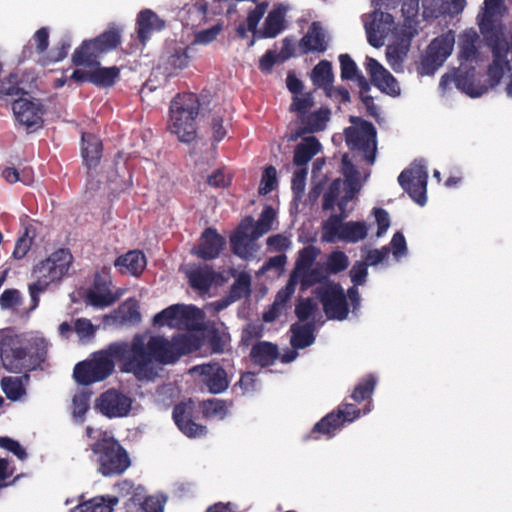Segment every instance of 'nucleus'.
Masks as SVG:
<instances>
[{
	"instance_id": "nucleus-59",
	"label": "nucleus",
	"mask_w": 512,
	"mask_h": 512,
	"mask_svg": "<svg viewBox=\"0 0 512 512\" xmlns=\"http://www.w3.org/2000/svg\"><path fill=\"white\" fill-rule=\"evenodd\" d=\"M0 447L13 453L21 461L28 456L25 448L18 441L9 437H0Z\"/></svg>"
},
{
	"instance_id": "nucleus-54",
	"label": "nucleus",
	"mask_w": 512,
	"mask_h": 512,
	"mask_svg": "<svg viewBox=\"0 0 512 512\" xmlns=\"http://www.w3.org/2000/svg\"><path fill=\"white\" fill-rule=\"evenodd\" d=\"M314 100L311 93L298 94L293 97L290 110L297 112L302 118L313 107Z\"/></svg>"
},
{
	"instance_id": "nucleus-18",
	"label": "nucleus",
	"mask_w": 512,
	"mask_h": 512,
	"mask_svg": "<svg viewBox=\"0 0 512 512\" xmlns=\"http://www.w3.org/2000/svg\"><path fill=\"white\" fill-rule=\"evenodd\" d=\"M189 373L198 374L200 381L213 394H218L228 388L229 382L225 370L218 364H203L194 366Z\"/></svg>"
},
{
	"instance_id": "nucleus-9",
	"label": "nucleus",
	"mask_w": 512,
	"mask_h": 512,
	"mask_svg": "<svg viewBox=\"0 0 512 512\" xmlns=\"http://www.w3.org/2000/svg\"><path fill=\"white\" fill-rule=\"evenodd\" d=\"M0 358L4 368L10 372L31 369L24 337L9 331H0Z\"/></svg>"
},
{
	"instance_id": "nucleus-1",
	"label": "nucleus",
	"mask_w": 512,
	"mask_h": 512,
	"mask_svg": "<svg viewBox=\"0 0 512 512\" xmlns=\"http://www.w3.org/2000/svg\"><path fill=\"white\" fill-rule=\"evenodd\" d=\"M506 13L504 0H484V7L478 16V24L482 34L490 41L493 51V62L487 71V80H475V68L465 63L445 73L439 83L443 94L455 85L457 89L470 97H480L490 88L496 86L504 74L512 70V33H506L501 19Z\"/></svg>"
},
{
	"instance_id": "nucleus-38",
	"label": "nucleus",
	"mask_w": 512,
	"mask_h": 512,
	"mask_svg": "<svg viewBox=\"0 0 512 512\" xmlns=\"http://www.w3.org/2000/svg\"><path fill=\"white\" fill-rule=\"evenodd\" d=\"M277 355V347L268 342L255 345L251 351V356L254 362L261 366L271 364L277 358Z\"/></svg>"
},
{
	"instance_id": "nucleus-14",
	"label": "nucleus",
	"mask_w": 512,
	"mask_h": 512,
	"mask_svg": "<svg viewBox=\"0 0 512 512\" xmlns=\"http://www.w3.org/2000/svg\"><path fill=\"white\" fill-rule=\"evenodd\" d=\"M133 400L128 395L109 389L102 393L96 400V409L108 418H121L129 415Z\"/></svg>"
},
{
	"instance_id": "nucleus-37",
	"label": "nucleus",
	"mask_w": 512,
	"mask_h": 512,
	"mask_svg": "<svg viewBox=\"0 0 512 512\" xmlns=\"http://www.w3.org/2000/svg\"><path fill=\"white\" fill-rule=\"evenodd\" d=\"M90 70V82L102 87L112 86L119 76L117 67H99L94 66Z\"/></svg>"
},
{
	"instance_id": "nucleus-4",
	"label": "nucleus",
	"mask_w": 512,
	"mask_h": 512,
	"mask_svg": "<svg viewBox=\"0 0 512 512\" xmlns=\"http://www.w3.org/2000/svg\"><path fill=\"white\" fill-rule=\"evenodd\" d=\"M135 339L142 345V360L147 366L146 381L157 378L163 365L174 363L181 355L200 347L199 338L190 333L174 337L172 341L148 334H136Z\"/></svg>"
},
{
	"instance_id": "nucleus-57",
	"label": "nucleus",
	"mask_w": 512,
	"mask_h": 512,
	"mask_svg": "<svg viewBox=\"0 0 512 512\" xmlns=\"http://www.w3.org/2000/svg\"><path fill=\"white\" fill-rule=\"evenodd\" d=\"M189 62L188 48H178L168 58V65L175 70L186 68Z\"/></svg>"
},
{
	"instance_id": "nucleus-44",
	"label": "nucleus",
	"mask_w": 512,
	"mask_h": 512,
	"mask_svg": "<svg viewBox=\"0 0 512 512\" xmlns=\"http://www.w3.org/2000/svg\"><path fill=\"white\" fill-rule=\"evenodd\" d=\"M311 78L315 85L328 88L333 81L331 63L325 60L319 62L312 70Z\"/></svg>"
},
{
	"instance_id": "nucleus-40",
	"label": "nucleus",
	"mask_w": 512,
	"mask_h": 512,
	"mask_svg": "<svg viewBox=\"0 0 512 512\" xmlns=\"http://www.w3.org/2000/svg\"><path fill=\"white\" fill-rule=\"evenodd\" d=\"M330 111L328 109H319L311 114L301 118L302 124L307 132H318L326 127L329 121Z\"/></svg>"
},
{
	"instance_id": "nucleus-21",
	"label": "nucleus",
	"mask_w": 512,
	"mask_h": 512,
	"mask_svg": "<svg viewBox=\"0 0 512 512\" xmlns=\"http://www.w3.org/2000/svg\"><path fill=\"white\" fill-rule=\"evenodd\" d=\"M120 489L127 494H132L130 499L133 505H139L143 512H163V502L157 496H145L142 486H134L129 481H123Z\"/></svg>"
},
{
	"instance_id": "nucleus-16",
	"label": "nucleus",
	"mask_w": 512,
	"mask_h": 512,
	"mask_svg": "<svg viewBox=\"0 0 512 512\" xmlns=\"http://www.w3.org/2000/svg\"><path fill=\"white\" fill-rule=\"evenodd\" d=\"M393 25V17L378 9L364 17V27L367 34L368 42L376 48L384 45L385 38L391 31Z\"/></svg>"
},
{
	"instance_id": "nucleus-36",
	"label": "nucleus",
	"mask_w": 512,
	"mask_h": 512,
	"mask_svg": "<svg viewBox=\"0 0 512 512\" xmlns=\"http://www.w3.org/2000/svg\"><path fill=\"white\" fill-rule=\"evenodd\" d=\"M320 254V250L315 246H306L298 253L295 268L290 276L298 280L301 273H304L308 268H311L314 261Z\"/></svg>"
},
{
	"instance_id": "nucleus-53",
	"label": "nucleus",
	"mask_w": 512,
	"mask_h": 512,
	"mask_svg": "<svg viewBox=\"0 0 512 512\" xmlns=\"http://www.w3.org/2000/svg\"><path fill=\"white\" fill-rule=\"evenodd\" d=\"M251 278L248 274L242 273L232 285L229 297L236 301L250 293Z\"/></svg>"
},
{
	"instance_id": "nucleus-20",
	"label": "nucleus",
	"mask_w": 512,
	"mask_h": 512,
	"mask_svg": "<svg viewBox=\"0 0 512 512\" xmlns=\"http://www.w3.org/2000/svg\"><path fill=\"white\" fill-rule=\"evenodd\" d=\"M225 240L215 229L207 228L199 239V245L192 249V253L199 258L210 260L218 257Z\"/></svg>"
},
{
	"instance_id": "nucleus-17",
	"label": "nucleus",
	"mask_w": 512,
	"mask_h": 512,
	"mask_svg": "<svg viewBox=\"0 0 512 512\" xmlns=\"http://www.w3.org/2000/svg\"><path fill=\"white\" fill-rule=\"evenodd\" d=\"M365 69L370 76L371 82L381 92L397 97L401 93L400 86L394 76L376 59L366 57L364 63Z\"/></svg>"
},
{
	"instance_id": "nucleus-50",
	"label": "nucleus",
	"mask_w": 512,
	"mask_h": 512,
	"mask_svg": "<svg viewBox=\"0 0 512 512\" xmlns=\"http://www.w3.org/2000/svg\"><path fill=\"white\" fill-rule=\"evenodd\" d=\"M95 42L101 48L100 51L105 53L116 48L120 42V32L116 28H110L96 37Z\"/></svg>"
},
{
	"instance_id": "nucleus-19",
	"label": "nucleus",
	"mask_w": 512,
	"mask_h": 512,
	"mask_svg": "<svg viewBox=\"0 0 512 512\" xmlns=\"http://www.w3.org/2000/svg\"><path fill=\"white\" fill-rule=\"evenodd\" d=\"M252 227V218H246L240 224L238 230L231 237V246L233 252L243 258L248 259L254 255L257 251V245L254 239L253 233L250 231Z\"/></svg>"
},
{
	"instance_id": "nucleus-26",
	"label": "nucleus",
	"mask_w": 512,
	"mask_h": 512,
	"mask_svg": "<svg viewBox=\"0 0 512 512\" xmlns=\"http://www.w3.org/2000/svg\"><path fill=\"white\" fill-rule=\"evenodd\" d=\"M140 320L138 302L132 298L123 302L115 311L104 318L106 323L114 326L137 324Z\"/></svg>"
},
{
	"instance_id": "nucleus-32",
	"label": "nucleus",
	"mask_w": 512,
	"mask_h": 512,
	"mask_svg": "<svg viewBox=\"0 0 512 512\" xmlns=\"http://www.w3.org/2000/svg\"><path fill=\"white\" fill-rule=\"evenodd\" d=\"M287 8L282 4L276 6L267 15L263 30L260 32L261 37L271 38L278 35L284 29V19Z\"/></svg>"
},
{
	"instance_id": "nucleus-49",
	"label": "nucleus",
	"mask_w": 512,
	"mask_h": 512,
	"mask_svg": "<svg viewBox=\"0 0 512 512\" xmlns=\"http://www.w3.org/2000/svg\"><path fill=\"white\" fill-rule=\"evenodd\" d=\"M408 52L407 44L389 45L386 48V58L389 65L397 71L401 67L405 56Z\"/></svg>"
},
{
	"instance_id": "nucleus-47",
	"label": "nucleus",
	"mask_w": 512,
	"mask_h": 512,
	"mask_svg": "<svg viewBox=\"0 0 512 512\" xmlns=\"http://www.w3.org/2000/svg\"><path fill=\"white\" fill-rule=\"evenodd\" d=\"M202 412L207 418L223 419L227 412L228 407L226 403L219 399H211L202 402Z\"/></svg>"
},
{
	"instance_id": "nucleus-2",
	"label": "nucleus",
	"mask_w": 512,
	"mask_h": 512,
	"mask_svg": "<svg viewBox=\"0 0 512 512\" xmlns=\"http://www.w3.org/2000/svg\"><path fill=\"white\" fill-rule=\"evenodd\" d=\"M342 173L345 180L335 179L323 197L325 210L337 205L342 216L331 215L322 225V242L335 243L344 241L356 243L367 236L364 222H343L346 217V206L360 190L359 173L351 163L348 155L342 157Z\"/></svg>"
},
{
	"instance_id": "nucleus-27",
	"label": "nucleus",
	"mask_w": 512,
	"mask_h": 512,
	"mask_svg": "<svg viewBox=\"0 0 512 512\" xmlns=\"http://www.w3.org/2000/svg\"><path fill=\"white\" fill-rule=\"evenodd\" d=\"M24 339L28 357L30 358V366L31 369H34L45 361L48 354L49 343L37 332L29 334L24 337Z\"/></svg>"
},
{
	"instance_id": "nucleus-24",
	"label": "nucleus",
	"mask_w": 512,
	"mask_h": 512,
	"mask_svg": "<svg viewBox=\"0 0 512 512\" xmlns=\"http://www.w3.org/2000/svg\"><path fill=\"white\" fill-rule=\"evenodd\" d=\"M185 274L190 286L200 294L207 293L218 277V274L208 265L188 266Z\"/></svg>"
},
{
	"instance_id": "nucleus-52",
	"label": "nucleus",
	"mask_w": 512,
	"mask_h": 512,
	"mask_svg": "<svg viewBox=\"0 0 512 512\" xmlns=\"http://www.w3.org/2000/svg\"><path fill=\"white\" fill-rule=\"evenodd\" d=\"M349 266V259L342 251H334L326 261V271L331 274H337L344 271Z\"/></svg>"
},
{
	"instance_id": "nucleus-41",
	"label": "nucleus",
	"mask_w": 512,
	"mask_h": 512,
	"mask_svg": "<svg viewBox=\"0 0 512 512\" xmlns=\"http://www.w3.org/2000/svg\"><path fill=\"white\" fill-rule=\"evenodd\" d=\"M275 216L276 214L273 208L266 206L255 225L254 221L252 220V227L250 228V231L253 233L254 239H258L272 229Z\"/></svg>"
},
{
	"instance_id": "nucleus-48",
	"label": "nucleus",
	"mask_w": 512,
	"mask_h": 512,
	"mask_svg": "<svg viewBox=\"0 0 512 512\" xmlns=\"http://www.w3.org/2000/svg\"><path fill=\"white\" fill-rule=\"evenodd\" d=\"M118 503L116 497L95 498L81 505V512H112L113 506Z\"/></svg>"
},
{
	"instance_id": "nucleus-3",
	"label": "nucleus",
	"mask_w": 512,
	"mask_h": 512,
	"mask_svg": "<svg viewBox=\"0 0 512 512\" xmlns=\"http://www.w3.org/2000/svg\"><path fill=\"white\" fill-rule=\"evenodd\" d=\"M142 345L135 339L119 341L108 345L94 354L92 359L78 363L73 371L74 379L82 385H89L107 378L114 370V361L122 372L131 373L136 379L146 381L147 366L144 363Z\"/></svg>"
},
{
	"instance_id": "nucleus-12",
	"label": "nucleus",
	"mask_w": 512,
	"mask_h": 512,
	"mask_svg": "<svg viewBox=\"0 0 512 512\" xmlns=\"http://www.w3.org/2000/svg\"><path fill=\"white\" fill-rule=\"evenodd\" d=\"M328 319L344 320L348 315V305L344 290L340 285L326 281L315 290Z\"/></svg>"
},
{
	"instance_id": "nucleus-51",
	"label": "nucleus",
	"mask_w": 512,
	"mask_h": 512,
	"mask_svg": "<svg viewBox=\"0 0 512 512\" xmlns=\"http://www.w3.org/2000/svg\"><path fill=\"white\" fill-rule=\"evenodd\" d=\"M326 278L325 270L319 265L308 268L301 276L298 277V283L301 284L302 289H306L315 283L321 282Z\"/></svg>"
},
{
	"instance_id": "nucleus-64",
	"label": "nucleus",
	"mask_w": 512,
	"mask_h": 512,
	"mask_svg": "<svg viewBox=\"0 0 512 512\" xmlns=\"http://www.w3.org/2000/svg\"><path fill=\"white\" fill-rule=\"evenodd\" d=\"M74 330L80 338H89L94 335L96 329L90 320L79 318L75 321Z\"/></svg>"
},
{
	"instance_id": "nucleus-22",
	"label": "nucleus",
	"mask_w": 512,
	"mask_h": 512,
	"mask_svg": "<svg viewBox=\"0 0 512 512\" xmlns=\"http://www.w3.org/2000/svg\"><path fill=\"white\" fill-rule=\"evenodd\" d=\"M192 403H181L175 406L173 418L178 428L188 437H199L206 434V427L192 421Z\"/></svg>"
},
{
	"instance_id": "nucleus-55",
	"label": "nucleus",
	"mask_w": 512,
	"mask_h": 512,
	"mask_svg": "<svg viewBox=\"0 0 512 512\" xmlns=\"http://www.w3.org/2000/svg\"><path fill=\"white\" fill-rule=\"evenodd\" d=\"M89 409V396L85 393L75 394L72 399V415L75 420L83 422V417Z\"/></svg>"
},
{
	"instance_id": "nucleus-10",
	"label": "nucleus",
	"mask_w": 512,
	"mask_h": 512,
	"mask_svg": "<svg viewBox=\"0 0 512 512\" xmlns=\"http://www.w3.org/2000/svg\"><path fill=\"white\" fill-rule=\"evenodd\" d=\"M204 319L203 312L192 305H172L154 316V323L178 329H195Z\"/></svg>"
},
{
	"instance_id": "nucleus-33",
	"label": "nucleus",
	"mask_w": 512,
	"mask_h": 512,
	"mask_svg": "<svg viewBox=\"0 0 512 512\" xmlns=\"http://www.w3.org/2000/svg\"><path fill=\"white\" fill-rule=\"evenodd\" d=\"M320 148L321 145L314 136L304 138L295 148L294 164L305 166L320 151Z\"/></svg>"
},
{
	"instance_id": "nucleus-58",
	"label": "nucleus",
	"mask_w": 512,
	"mask_h": 512,
	"mask_svg": "<svg viewBox=\"0 0 512 512\" xmlns=\"http://www.w3.org/2000/svg\"><path fill=\"white\" fill-rule=\"evenodd\" d=\"M211 130L214 140L221 141L226 136V128L223 125V113L221 108L214 109L211 121Z\"/></svg>"
},
{
	"instance_id": "nucleus-63",
	"label": "nucleus",
	"mask_w": 512,
	"mask_h": 512,
	"mask_svg": "<svg viewBox=\"0 0 512 512\" xmlns=\"http://www.w3.org/2000/svg\"><path fill=\"white\" fill-rule=\"evenodd\" d=\"M341 421L339 420V416L334 414H329L324 417L320 422L315 425V430L324 434H329L337 427H339Z\"/></svg>"
},
{
	"instance_id": "nucleus-13",
	"label": "nucleus",
	"mask_w": 512,
	"mask_h": 512,
	"mask_svg": "<svg viewBox=\"0 0 512 512\" xmlns=\"http://www.w3.org/2000/svg\"><path fill=\"white\" fill-rule=\"evenodd\" d=\"M428 173L421 162H414L411 167L400 173L398 182L410 197L420 205L426 202Z\"/></svg>"
},
{
	"instance_id": "nucleus-5",
	"label": "nucleus",
	"mask_w": 512,
	"mask_h": 512,
	"mask_svg": "<svg viewBox=\"0 0 512 512\" xmlns=\"http://www.w3.org/2000/svg\"><path fill=\"white\" fill-rule=\"evenodd\" d=\"M73 262L72 254L67 249H58L47 258L36 263L31 271V283L28 285L33 308L37 307L40 295L52 286H57L67 275Z\"/></svg>"
},
{
	"instance_id": "nucleus-7",
	"label": "nucleus",
	"mask_w": 512,
	"mask_h": 512,
	"mask_svg": "<svg viewBox=\"0 0 512 512\" xmlns=\"http://www.w3.org/2000/svg\"><path fill=\"white\" fill-rule=\"evenodd\" d=\"M91 450L97 457V470L103 476L121 475L131 465L127 451L113 437L104 435L91 446Z\"/></svg>"
},
{
	"instance_id": "nucleus-35",
	"label": "nucleus",
	"mask_w": 512,
	"mask_h": 512,
	"mask_svg": "<svg viewBox=\"0 0 512 512\" xmlns=\"http://www.w3.org/2000/svg\"><path fill=\"white\" fill-rule=\"evenodd\" d=\"M82 155L89 167L95 166L101 158V141L92 134L82 135Z\"/></svg>"
},
{
	"instance_id": "nucleus-42",
	"label": "nucleus",
	"mask_w": 512,
	"mask_h": 512,
	"mask_svg": "<svg viewBox=\"0 0 512 512\" xmlns=\"http://www.w3.org/2000/svg\"><path fill=\"white\" fill-rule=\"evenodd\" d=\"M478 35L474 31H467L461 35L459 41V55L465 62L473 61L476 57V42Z\"/></svg>"
},
{
	"instance_id": "nucleus-39",
	"label": "nucleus",
	"mask_w": 512,
	"mask_h": 512,
	"mask_svg": "<svg viewBox=\"0 0 512 512\" xmlns=\"http://www.w3.org/2000/svg\"><path fill=\"white\" fill-rule=\"evenodd\" d=\"M310 324H294L291 326V344L295 348H305L314 342Z\"/></svg>"
},
{
	"instance_id": "nucleus-62",
	"label": "nucleus",
	"mask_w": 512,
	"mask_h": 512,
	"mask_svg": "<svg viewBox=\"0 0 512 512\" xmlns=\"http://www.w3.org/2000/svg\"><path fill=\"white\" fill-rule=\"evenodd\" d=\"M297 283H298V280L293 278L292 276H290L287 285L283 289H281L276 295V298L274 300V302L276 303V307L277 306H283V307L285 306L287 301L294 294L295 287H296Z\"/></svg>"
},
{
	"instance_id": "nucleus-31",
	"label": "nucleus",
	"mask_w": 512,
	"mask_h": 512,
	"mask_svg": "<svg viewBox=\"0 0 512 512\" xmlns=\"http://www.w3.org/2000/svg\"><path fill=\"white\" fill-rule=\"evenodd\" d=\"M115 266L119 268L121 273L138 276L146 267V258L140 251H129L116 259Z\"/></svg>"
},
{
	"instance_id": "nucleus-8",
	"label": "nucleus",
	"mask_w": 512,
	"mask_h": 512,
	"mask_svg": "<svg viewBox=\"0 0 512 512\" xmlns=\"http://www.w3.org/2000/svg\"><path fill=\"white\" fill-rule=\"evenodd\" d=\"M351 126L344 131L347 146L357 151L368 164L373 165L376 158L377 142L374 126L359 117L350 118Z\"/></svg>"
},
{
	"instance_id": "nucleus-11",
	"label": "nucleus",
	"mask_w": 512,
	"mask_h": 512,
	"mask_svg": "<svg viewBox=\"0 0 512 512\" xmlns=\"http://www.w3.org/2000/svg\"><path fill=\"white\" fill-rule=\"evenodd\" d=\"M454 44L455 34L451 30L433 39L419 65V73L421 75L434 74L452 54Z\"/></svg>"
},
{
	"instance_id": "nucleus-43",
	"label": "nucleus",
	"mask_w": 512,
	"mask_h": 512,
	"mask_svg": "<svg viewBox=\"0 0 512 512\" xmlns=\"http://www.w3.org/2000/svg\"><path fill=\"white\" fill-rule=\"evenodd\" d=\"M267 7L268 5L266 3H261L248 13L246 19L247 27L245 28L244 26H239L237 29V33L239 34L240 37H245L247 31L254 33V35H260L261 31H257V26L260 20L263 18L267 10Z\"/></svg>"
},
{
	"instance_id": "nucleus-34",
	"label": "nucleus",
	"mask_w": 512,
	"mask_h": 512,
	"mask_svg": "<svg viewBox=\"0 0 512 512\" xmlns=\"http://www.w3.org/2000/svg\"><path fill=\"white\" fill-rule=\"evenodd\" d=\"M339 61L342 79L355 81L362 90L369 91V83L359 71L354 60L349 55L342 54L339 56Z\"/></svg>"
},
{
	"instance_id": "nucleus-60",
	"label": "nucleus",
	"mask_w": 512,
	"mask_h": 512,
	"mask_svg": "<svg viewBox=\"0 0 512 512\" xmlns=\"http://www.w3.org/2000/svg\"><path fill=\"white\" fill-rule=\"evenodd\" d=\"M374 387L375 380L373 377H369L355 387L352 398L358 402L363 401L372 394Z\"/></svg>"
},
{
	"instance_id": "nucleus-30",
	"label": "nucleus",
	"mask_w": 512,
	"mask_h": 512,
	"mask_svg": "<svg viewBox=\"0 0 512 512\" xmlns=\"http://www.w3.org/2000/svg\"><path fill=\"white\" fill-rule=\"evenodd\" d=\"M164 27V21L161 20L152 10L141 11L137 17L138 37L142 43H145L152 33L160 31Z\"/></svg>"
},
{
	"instance_id": "nucleus-46",
	"label": "nucleus",
	"mask_w": 512,
	"mask_h": 512,
	"mask_svg": "<svg viewBox=\"0 0 512 512\" xmlns=\"http://www.w3.org/2000/svg\"><path fill=\"white\" fill-rule=\"evenodd\" d=\"M1 387L7 398L12 401L19 400L25 394L22 381L18 377H4L1 380Z\"/></svg>"
},
{
	"instance_id": "nucleus-45",
	"label": "nucleus",
	"mask_w": 512,
	"mask_h": 512,
	"mask_svg": "<svg viewBox=\"0 0 512 512\" xmlns=\"http://www.w3.org/2000/svg\"><path fill=\"white\" fill-rule=\"evenodd\" d=\"M295 313L301 321L308 319L315 321L317 316L321 318L317 302L310 298L301 299L296 305Z\"/></svg>"
},
{
	"instance_id": "nucleus-56",
	"label": "nucleus",
	"mask_w": 512,
	"mask_h": 512,
	"mask_svg": "<svg viewBox=\"0 0 512 512\" xmlns=\"http://www.w3.org/2000/svg\"><path fill=\"white\" fill-rule=\"evenodd\" d=\"M277 186V172L273 166L267 167L262 175L259 194L266 195L270 193Z\"/></svg>"
},
{
	"instance_id": "nucleus-25",
	"label": "nucleus",
	"mask_w": 512,
	"mask_h": 512,
	"mask_svg": "<svg viewBox=\"0 0 512 512\" xmlns=\"http://www.w3.org/2000/svg\"><path fill=\"white\" fill-rule=\"evenodd\" d=\"M424 18H437L440 15H457L465 6V0H421Z\"/></svg>"
},
{
	"instance_id": "nucleus-15",
	"label": "nucleus",
	"mask_w": 512,
	"mask_h": 512,
	"mask_svg": "<svg viewBox=\"0 0 512 512\" xmlns=\"http://www.w3.org/2000/svg\"><path fill=\"white\" fill-rule=\"evenodd\" d=\"M16 119L28 130L35 131L43 124V106L36 99L20 98L12 105Z\"/></svg>"
},
{
	"instance_id": "nucleus-23",
	"label": "nucleus",
	"mask_w": 512,
	"mask_h": 512,
	"mask_svg": "<svg viewBox=\"0 0 512 512\" xmlns=\"http://www.w3.org/2000/svg\"><path fill=\"white\" fill-rule=\"evenodd\" d=\"M124 293L123 289L112 290L110 283L96 280L87 293V301L95 307H107L116 302Z\"/></svg>"
},
{
	"instance_id": "nucleus-29",
	"label": "nucleus",
	"mask_w": 512,
	"mask_h": 512,
	"mask_svg": "<svg viewBox=\"0 0 512 512\" xmlns=\"http://www.w3.org/2000/svg\"><path fill=\"white\" fill-rule=\"evenodd\" d=\"M301 49L307 52H324L327 49L326 34L318 22L312 23L300 42Z\"/></svg>"
},
{
	"instance_id": "nucleus-28",
	"label": "nucleus",
	"mask_w": 512,
	"mask_h": 512,
	"mask_svg": "<svg viewBox=\"0 0 512 512\" xmlns=\"http://www.w3.org/2000/svg\"><path fill=\"white\" fill-rule=\"evenodd\" d=\"M99 45L95 40H89L83 42V44L77 48L72 56V61L75 65L94 67L99 65V57L104 54V51H100Z\"/></svg>"
},
{
	"instance_id": "nucleus-61",
	"label": "nucleus",
	"mask_w": 512,
	"mask_h": 512,
	"mask_svg": "<svg viewBox=\"0 0 512 512\" xmlns=\"http://www.w3.org/2000/svg\"><path fill=\"white\" fill-rule=\"evenodd\" d=\"M267 245L272 252H282L291 247V240L285 235L276 234L267 238Z\"/></svg>"
},
{
	"instance_id": "nucleus-6",
	"label": "nucleus",
	"mask_w": 512,
	"mask_h": 512,
	"mask_svg": "<svg viewBox=\"0 0 512 512\" xmlns=\"http://www.w3.org/2000/svg\"><path fill=\"white\" fill-rule=\"evenodd\" d=\"M199 106L197 96L192 93L180 94L172 100L168 129L179 141L189 143L196 138Z\"/></svg>"
}]
</instances>
